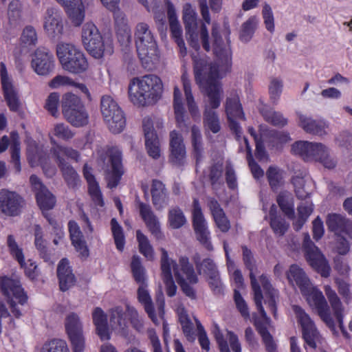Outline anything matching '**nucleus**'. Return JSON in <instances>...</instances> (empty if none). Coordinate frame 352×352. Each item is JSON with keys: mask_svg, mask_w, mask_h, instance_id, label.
<instances>
[{"mask_svg": "<svg viewBox=\"0 0 352 352\" xmlns=\"http://www.w3.org/2000/svg\"><path fill=\"white\" fill-rule=\"evenodd\" d=\"M241 249L243 263L246 269L250 271L249 276L252 290L253 300L260 314L258 315L255 312L252 313V322L261 336L266 351L267 352H276V344L274 341L272 336L268 331L271 320L264 309L263 300H264L265 304L272 312L274 318H276L278 315L276 305L278 291L272 287L269 277L266 274H263L260 276L259 280L265 292L264 299L261 286L254 273V270L256 268V261L253 253L246 245H242Z\"/></svg>", "mask_w": 352, "mask_h": 352, "instance_id": "1", "label": "nucleus"}, {"mask_svg": "<svg viewBox=\"0 0 352 352\" xmlns=\"http://www.w3.org/2000/svg\"><path fill=\"white\" fill-rule=\"evenodd\" d=\"M219 68L216 64L208 65L204 60H197L194 65L195 79L202 91L208 97V105L204 113V126L213 133L221 130L220 122L216 112L210 109H217L221 104L223 93L221 83L218 81Z\"/></svg>", "mask_w": 352, "mask_h": 352, "instance_id": "2", "label": "nucleus"}, {"mask_svg": "<svg viewBox=\"0 0 352 352\" xmlns=\"http://www.w3.org/2000/svg\"><path fill=\"white\" fill-rule=\"evenodd\" d=\"M163 84L160 77L147 74L135 77L129 85V97L135 106L144 107L157 102L161 98Z\"/></svg>", "mask_w": 352, "mask_h": 352, "instance_id": "3", "label": "nucleus"}, {"mask_svg": "<svg viewBox=\"0 0 352 352\" xmlns=\"http://www.w3.org/2000/svg\"><path fill=\"white\" fill-rule=\"evenodd\" d=\"M82 41L86 50L96 58H100L104 54L111 55L113 53V40L110 37H103L92 22L83 25Z\"/></svg>", "mask_w": 352, "mask_h": 352, "instance_id": "4", "label": "nucleus"}, {"mask_svg": "<svg viewBox=\"0 0 352 352\" xmlns=\"http://www.w3.org/2000/svg\"><path fill=\"white\" fill-rule=\"evenodd\" d=\"M56 55L63 68L69 73L80 74L89 67V63L83 52L72 43H58L56 46Z\"/></svg>", "mask_w": 352, "mask_h": 352, "instance_id": "5", "label": "nucleus"}, {"mask_svg": "<svg viewBox=\"0 0 352 352\" xmlns=\"http://www.w3.org/2000/svg\"><path fill=\"white\" fill-rule=\"evenodd\" d=\"M0 291L12 314L16 318H19L22 313L19 306H23L28 300L27 293L20 280L7 276H0Z\"/></svg>", "mask_w": 352, "mask_h": 352, "instance_id": "6", "label": "nucleus"}, {"mask_svg": "<svg viewBox=\"0 0 352 352\" xmlns=\"http://www.w3.org/2000/svg\"><path fill=\"white\" fill-rule=\"evenodd\" d=\"M230 34L228 22H223L222 26L218 23H212L211 34L213 53L218 60L225 65L226 70L230 69L232 64Z\"/></svg>", "mask_w": 352, "mask_h": 352, "instance_id": "7", "label": "nucleus"}, {"mask_svg": "<svg viewBox=\"0 0 352 352\" xmlns=\"http://www.w3.org/2000/svg\"><path fill=\"white\" fill-rule=\"evenodd\" d=\"M292 151L305 162H319L329 169L336 166V162L329 157L327 148L322 143L298 141L292 144Z\"/></svg>", "mask_w": 352, "mask_h": 352, "instance_id": "8", "label": "nucleus"}, {"mask_svg": "<svg viewBox=\"0 0 352 352\" xmlns=\"http://www.w3.org/2000/svg\"><path fill=\"white\" fill-rule=\"evenodd\" d=\"M135 43L139 58L142 65L151 61L157 54V44L149 25L144 22L138 23L134 32Z\"/></svg>", "mask_w": 352, "mask_h": 352, "instance_id": "9", "label": "nucleus"}, {"mask_svg": "<svg viewBox=\"0 0 352 352\" xmlns=\"http://www.w3.org/2000/svg\"><path fill=\"white\" fill-rule=\"evenodd\" d=\"M131 269L133 277L137 283L140 284L138 289V301L144 306L146 313L149 318L157 323V318L155 312V308L151 297L146 289L145 269L142 265L141 258L138 255H133L131 262Z\"/></svg>", "mask_w": 352, "mask_h": 352, "instance_id": "10", "label": "nucleus"}, {"mask_svg": "<svg viewBox=\"0 0 352 352\" xmlns=\"http://www.w3.org/2000/svg\"><path fill=\"white\" fill-rule=\"evenodd\" d=\"M62 112L67 120L75 127H82L89 123V114L81 99L75 94H65L61 102Z\"/></svg>", "mask_w": 352, "mask_h": 352, "instance_id": "11", "label": "nucleus"}, {"mask_svg": "<svg viewBox=\"0 0 352 352\" xmlns=\"http://www.w3.org/2000/svg\"><path fill=\"white\" fill-rule=\"evenodd\" d=\"M100 110L104 120L111 133H120L123 131L126 125L124 112L110 96L102 97Z\"/></svg>", "mask_w": 352, "mask_h": 352, "instance_id": "12", "label": "nucleus"}, {"mask_svg": "<svg viewBox=\"0 0 352 352\" xmlns=\"http://www.w3.org/2000/svg\"><path fill=\"white\" fill-rule=\"evenodd\" d=\"M305 257L309 265L322 277L330 276L331 267L320 249L311 240L309 234L305 233L302 242Z\"/></svg>", "mask_w": 352, "mask_h": 352, "instance_id": "13", "label": "nucleus"}, {"mask_svg": "<svg viewBox=\"0 0 352 352\" xmlns=\"http://www.w3.org/2000/svg\"><path fill=\"white\" fill-rule=\"evenodd\" d=\"M192 223L196 238L199 242L207 250H213V245L210 241V232L197 198H194L192 201Z\"/></svg>", "mask_w": 352, "mask_h": 352, "instance_id": "14", "label": "nucleus"}, {"mask_svg": "<svg viewBox=\"0 0 352 352\" xmlns=\"http://www.w3.org/2000/svg\"><path fill=\"white\" fill-rule=\"evenodd\" d=\"M65 332L73 352H84L86 343L82 324L75 313L67 316L65 321Z\"/></svg>", "mask_w": 352, "mask_h": 352, "instance_id": "15", "label": "nucleus"}, {"mask_svg": "<svg viewBox=\"0 0 352 352\" xmlns=\"http://www.w3.org/2000/svg\"><path fill=\"white\" fill-rule=\"evenodd\" d=\"M302 295L306 298L309 305L316 310L318 315L327 326L334 329L335 322L322 292L317 287L311 286L307 293Z\"/></svg>", "mask_w": 352, "mask_h": 352, "instance_id": "16", "label": "nucleus"}, {"mask_svg": "<svg viewBox=\"0 0 352 352\" xmlns=\"http://www.w3.org/2000/svg\"><path fill=\"white\" fill-rule=\"evenodd\" d=\"M7 246L10 255L18 261L21 268L24 270L25 275L32 281L37 280L40 276V270L36 262L32 259L25 261L23 249L16 243L13 235L7 237Z\"/></svg>", "mask_w": 352, "mask_h": 352, "instance_id": "17", "label": "nucleus"}, {"mask_svg": "<svg viewBox=\"0 0 352 352\" xmlns=\"http://www.w3.org/2000/svg\"><path fill=\"white\" fill-rule=\"evenodd\" d=\"M292 309L298 323L301 327L302 336L305 343L311 348L316 349V340H318L320 333L314 321L300 306L293 305Z\"/></svg>", "mask_w": 352, "mask_h": 352, "instance_id": "18", "label": "nucleus"}, {"mask_svg": "<svg viewBox=\"0 0 352 352\" xmlns=\"http://www.w3.org/2000/svg\"><path fill=\"white\" fill-rule=\"evenodd\" d=\"M0 77L3 96L10 111L19 112L21 108V102L18 91L13 85L12 78L8 75L6 64L3 62L0 63Z\"/></svg>", "mask_w": 352, "mask_h": 352, "instance_id": "19", "label": "nucleus"}, {"mask_svg": "<svg viewBox=\"0 0 352 352\" xmlns=\"http://www.w3.org/2000/svg\"><path fill=\"white\" fill-rule=\"evenodd\" d=\"M31 65L38 75L48 76L55 67L54 56L47 48L39 47L34 53Z\"/></svg>", "mask_w": 352, "mask_h": 352, "instance_id": "20", "label": "nucleus"}, {"mask_svg": "<svg viewBox=\"0 0 352 352\" xmlns=\"http://www.w3.org/2000/svg\"><path fill=\"white\" fill-rule=\"evenodd\" d=\"M30 182L32 190L35 193L38 206L42 211H48L52 209L56 204V197L50 192L36 175H32Z\"/></svg>", "mask_w": 352, "mask_h": 352, "instance_id": "21", "label": "nucleus"}, {"mask_svg": "<svg viewBox=\"0 0 352 352\" xmlns=\"http://www.w3.org/2000/svg\"><path fill=\"white\" fill-rule=\"evenodd\" d=\"M140 216L151 234L157 239L161 240L164 235L161 230L158 217L153 211L151 206L142 201H138Z\"/></svg>", "mask_w": 352, "mask_h": 352, "instance_id": "22", "label": "nucleus"}, {"mask_svg": "<svg viewBox=\"0 0 352 352\" xmlns=\"http://www.w3.org/2000/svg\"><path fill=\"white\" fill-rule=\"evenodd\" d=\"M23 198L16 192L7 189L0 190V210L7 216H17L22 207Z\"/></svg>", "mask_w": 352, "mask_h": 352, "instance_id": "23", "label": "nucleus"}, {"mask_svg": "<svg viewBox=\"0 0 352 352\" xmlns=\"http://www.w3.org/2000/svg\"><path fill=\"white\" fill-rule=\"evenodd\" d=\"M182 19L189 45L195 50H199L197 13L191 8H186L183 11Z\"/></svg>", "mask_w": 352, "mask_h": 352, "instance_id": "24", "label": "nucleus"}, {"mask_svg": "<svg viewBox=\"0 0 352 352\" xmlns=\"http://www.w3.org/2000/svg\"><path fill=\"white\" fill-rule=\"evenodd\" d=\"M11 143L7 135H3L0 138V153L6 151L10 144L11 162L14 166L16 173H19L21 170V144L19 136L16 131H12L10 133Z\"/></svg>", "mask_w": 352, "mask_h": 352, "instance_id": "25", "label": "nucleus"}, {"mask_svg": "<svg viewBox=\"0 0 352 352\" xmlns=\"http://www.w3.org/2000/svg\"><path fill=\"white\" fill-rule=\"evenodd\" d=\"M108 153L111 170L107 177V186L113 188L118 185L124 174L122 152L115 148H111Z\"/></svg>", "mask_w": 352, "mask_h": 352, "instance_id": "26", "label": "nucleus"}, {"mask_svg": "<svg viewBox=\"0 0 352 352\" xmlns=\"http://www.w3.org/2000/svg\"><path fill=\"white\" fill-rule=\"evenodd\" d=\"M44 29L53 38L59 39L63 33V19L59 10L49 8L46 11Z\"/></svg>", "mask_w": 352, "mask_h": 352, "instance_id": "27", "label": "nucleus"}, {"mask_svg": "<svg viewBox=\"0 0 352 352\" xmlns=\"http://www.w3.org/2000/svg\"><path fill=\"white\" fill-rule=\"evenodd\" d=\"M170 151L169 162L176 166H183L186 157V148L182 135L176 131L170 133Z\"/></svg>", "mask_w": 352, "mask_h": 352, "instance_id": "28", "label": "nucleus"}, {"mask_svg": "<svg viewBox=\"0 0 352 352\" xmlns=\"http://www.w3.org/2000/svg\"><path fill=\"white\" fill-rule=\"evenodd\" d=\"M56 274L60 291L66 292L75 285L76 278L67 258H63L59 261Z\"/></svg>", "mask_w": 352, "mask_h": 352, "instance_id": "29", "label": "nucleus"}, {"mask_svg": "<svg viewBox=\"0 0 352 352\" xmlns=\"http://www.w3.org/2000/svg\"><path fill=\"white\" fill-rule=\"evenodd\" d=\"M68 230L72 244L79 253V257L82 260H86L89 256V250L78 224L75 221L70 220L68 222Z\"/></svg>", "mask_w": 352, "mask_h": 352, "instance_id": "30", "label": "nucleus"}, {"mask_svg": "<svg viewBox=\"0 0 352 352\" xmlns=\"http://www.w3.org/2000/svg\"><path fill=\"white\" fill-rule=\"evenodd\" d=\"M286 276L289 283L292 286H297L301 294L307 293L310 287L312 286L305 272L297 264H292L289 266Z\"/></svg>", "mask_w": 352, "mask_h": 352, "instance_id": "31", "label": "nucleus"}, {"mask_svg": "<svg viewBox=\"0 0 352 352\" xmlns=\"http://www.w3.org/2000/svg\"><path fill=\"white\" fill-rule=\"evenodd\" d=\"M113 14L117 38L122 45H127L131 41V29L127 19L120 9L113 11Z\"/></svg>", "mask_w": 352, "mask_h": 352, "instance_id": "32", "label": "nucleus"}, {"mask_svg": "<svg viewBox=\"0 0 352 352\" xmlns=\"http://www.w3.org/2000/svg\"><path fill=\"white\" fill-rule=\"evenodd\" d=\"M83 176L88 185V193L96 206L103 207L104 201L99 184L96 181L94 175L92 173V168L87 164L83 166Z\"/></svg>", "mask_w": 352, "mask_h": 352, "instance_id": "33", "label": "nucleus"}, {"mask_svg": "<svg viewBox=\"0 0 352 352\" xmlns=\"http://www.w3.org/2000/svg\"><path fill=\"white\" fill-rule=\"evenodd\" d=\"M207 206L217 227L222 232H228L230 229V222L219 201L214 197H209Z\"/></svg>", "mask_w": 352, "mask_h": 352, "instance_id": "34", "label": "nucleus"}, {"mask_svg": "<svg viewBox=\"0 0 352 352\" xmlns=\"http://www.w3.org/2000/svg\"><path fill=\"white\" fill-rule=\"evenodd\" d=\"M64 6L65 11L76 26H79L85 18V11L81 0H56Z\"/></svg>", "mask_w": 352, "mask_h": 352, "instance_id": "35", "label": "nucleus"}, {"mask_svg": "<svg viewBox=\"0 0 352 352\" xmlns=\"http://www.w3.org/2000/svg\"><path fill=\"white\" fill-rule=\"evenodd\" d=\"M151 194L152 204L155 210H161L167 204L168 201V193L165 184L158 179H153Z\"/></svg>", "mask_w": 352, "mask_h": 352, "instance_id": "36", "label": "nucleus"}, {"mask_svg": "<svg viewBox=\"0 0 352 352\" xmlns=\"http://www.w3.org/2000/svg\"><path fill=\"white\" fill-rule=\"evenodd\" d=\"M173 108L177 126L182 131H188V125L186 123V113L182 102V93L175 86L173 91Z\"/></svg>", "mask_w": 352, "mask_h": 352, "instance_id": "37", "label": "nucleus"}, {"mask_svg": "<svg viewBox=\"0 0 352 352\" xmlns=\"http://www.w3.org/2000/svg\"><path fill=\"white\" fill-rule=\"evenodd\" d=\"M299 125L305 132L315 135L322 136L327 134L328 125L323 120H314L303 115L299 116Z\"/></svg>", "mask_w": 352, "mask_h": 352, "instance_id": "38", "label": "nucleus"}, {"mask_svg": "<svg viewBox=\"0 0 352 352\" xmlns=\"http://www.w3.org/2000/svg\"><path fill=\"white\" fill-rule=\"evenodd\" d=\"M93 323L96 327V333L102 340L110 339L107 315L100 307H96L92 312Z\"/></svg>", "mask_w": 352, "mask_h": 352, "instance_id": "39", "label": "nucleus"}, {"mask_svg": "<svg viewBox=\"0 0 352 352\" xmlns=\"http://www.w3.org/2000/svg\"><path fill=\"white\" fill-rule=\"evenodd\" d=\"M325 294L331 304L333 315L336 317L339 327L343 333H345V331L343 327V308L342 302L338 298L336 292L331 288L330 285H325L324 287Z\"/></svg>", "mask_w": 352, "mask_h": 352, "instance_id": "40", "label": "nucleus"}, {"mask_svg": "<svg viewBox=\"0 0 352 352\" xmlns=\"http://www.w3.org/2000/svg\"><path fill=\"white\" fill-rule=\"evenodd\" d=\"M34 245L38 252L40 257L46 263H52V254L47 247V241L40 225L36 224L34 228Z\"/></svg>", "mask_w": 352, "mask_h": 352, "instance_id": "41", "label": "nucleus"}, {"mask_svg": "<svg viewBox=\"0 0 352 352\" xmlns=\"http://www.w3.org/2000/svg\"><path fill=\"white\" fill-rule=\"evenodd\" d=\"M181 80L183 84L188 111L194 119L199 118V109L192 96L190 80L186 72L182 74Z\"/></svg>", "mask_w": 352, "mask_h": 352, "instance_id": "42", "label": "nucleus"}, {"mask_svg": "<svg viewBox=\"0 0 352 352\" xmlns=\"http://www.w3.org/2000/svg\"><path fill=\"white\" fill-rule=\"evenodd\" d=\"M276 202L283 213L289 219L295 218L294 200L292 194L280 192L276 197Z\"/></svg>", "mask_w": 352, "mask_h": 352, "instance_id": "43", "label": "nucleus"}, {"mask_svg": "<svg viewBox=\"0 0 352 352\" xmlns=\"http://www.w3.org/2000/svg\"><path fill=\"white\" fill-rule=\"evenodd\" d=\"M226 113L228 119L245 116L239 97L236 92L231 93L226 101Z\"/></svg>", "mask_w": 352, "mask_h": 352, "instance_id": "44", "label": "nucleus"}, {"mask_svg": "<svg viewBox=\"0 0 352 352\" xmlns=\"http://www.w3.org/2000/svg\"><path fill=\"white\" fill-rule=\"evenodd\" d=\"M178 270L182 276H184L186 280L190 283L195 285L199 281L197 275L195 272L192 264L189 262L187 256H181L179 259V265L177 264Z\"/></svg>", "mask_w": 352, "mask_h": 352, "instance_id": "45", "label": "nucleus"}, {"mask_svg": "<svg viewBox=\"0 0 352 352\" xmlns=\"http://www.w3.org/2000/svg\"><path fill=\"white\" fill-rule=\"evenodd\" d=\"M58 166L63 174V177L69 188H76L80 181L79 176L75 169L65 162L62 160Z\"/></svg>", "mask_w": 352, "mask_h": 352, "instance_id": "46", "label": "nucleus"}, {"mask_svg": "<svg viewBox=\"0 0 352 352\" xmlns=\"http://www.w3.org/2000/svg\"><path fill=\"white\" fill-rule=\"evenodd\" d=\"M53 156L55 157L57 164H60L62 160H65L64 157L78 162L80 159V153L77 150L71 147L63 146L57 144L52 149Z\"/></svg>", "mask_w": 352, "mask_h": 352, "instance_id": "47", "label": "nucleus"}, {"mask_svg": "<svg viewBox=\"0 0 352 352\" xmlns=\"http://www.w3.org/2000/svg\"><path fill=\"white\" fill-rule=\"evenodd\" d=\"M349 219L340 214L333 213L327 216L326 223L329 231L341 235Z\"/></svg>", "mask_w": 352, "mask_h": 352, "instance_id": "48", "label": "nucleus"}, {"mask_svg": "<svg viewBox=\"0 0 352 352\" xmlns=\"http://www.w3.org/2000/svg\"><path fill=\"white\" fill-rule=\"evenodd\" d=\"M136 239L138 243L140 253L147 260L153 261L154 259V250L148 237L140 230H138L136 231Z\"/></svg>", "mask_w": 352, "mask_h": 352, "instance_id": "49", "label": "nucleus"}, {"mask_svg": "<svg viewBox=\"0 0 352 352\" xmlns=\"http://www.w3.org/2000/svg\"><path fill=\"white\" fill-rule=\"evenodd\" d=\"M168 223L173 229H179L186 223V218L179 206L173 207L169 210Z\"/></svg>", "mask_w": 352, "mask_h": 352, "instance_id": "50", "label": "nucleus"}, {"mask_svg": "<svg viewBox=\"0 0 352 352\" xmlns=\"http://www.w3.org/2000/svg\"><path fill=\"white\" fill-rule=\"evenodd\" d=\"M244 143L245 145L246 159L248 163V166L253 177L255 179H258L264 175V171L261 167L255 162L253 157L252 148L250 145L248 138L245 137H244Z\"/></svg>", "mask_w": 352, "mask_h": 352, "instance_id": "51", "label": "nucleus"}, {"mask_svg": "<svg viewBox=\"0 0 352 352\" xmlns=\"http://www.w3.org/2000/svg\"><path fill=\"white\" fill-rule=\"evenodd\" d=\"M110 224L116 248L118 251L122 252L125 245V236L123 228L116 218L111 219Z\"/></svg>", "mask_w": 352, "mask_h": 352, "instance_id": "52", "label": "nucleus"}, {"mask_svg": "<svg viewBox=\"0 0 352 352\" xmlns=\"http://www.w3.org/2000/svg\"><path fill=\"white\" fill-rule=\"evenodd\" d=\"M39 352H69V350L65 340L52 338L43 344Z\"/></svg>", "mask_w": 352, "mask_h": 352, "instance_id": "53", "label": "nucleus"}, {"mask_svg": "<svg viewBox=\"0 0 352 352\" xmlns=\"http://www.w3.org/2000/svg\"><path fill=\"white\" fill-rule=\"evenodd\" d=\"M179 322L186 340L190 342H195L196 335L194 330V326L189 316L186 312L180 313L179 315Z\"/></svg>", "mask_w": 352, "mask_h": 352, "instance_id": "54", "label": "nucleus"}, {"mask_svg": "<svg viewBox=\"0 0 352 352\" xmlns=\"http://www.w3.org/2000/svg\"><path fill=\"white\" fill-rule=\"evenodd\" d=\"M257 25L258 23L255 16H251L244 22L240 32V40L245 43L250 41L254 34Z\"/></svg>", "mask_w": 352, "mask_h": 352, "instance_id": "55", "label": "nucleus"}, {"mask_svg": "<svg viewBox=\"0 0 352 352\" xmlns=\"http://www.w3.org/2000/svg\"><path fill=\"white\" fill-rule=\"evenodd\" d=\"M195 264L199 274H204L209 277L219 273L216 264L210 258H204L202 261H199V258L195 260Z\"/></svg>", "mask_w": 352, "mask_h": 352, "instance_id": "56", "label": "nucleus"}, {"mask_svg": "<svg viewBox=\"0 0 352 352\" xmlns=\"http://www.w3.org/2000/svg\"><path fill=\"white\" fill-rule=\"evenodd\" d=\"M174 275L177 283L181 287L182 292L189 298L195 300L197 298L195 289L190 285H192L188 280H186L184 276H182L178 270L177 266L174 267Z\"/></svg>", "mask_w": 352, "mask_h": 352, "instance_id": "57", "label": "nucleus"}, {"mask_svg": "<svg viewBox=\"0 0 352 352\" xmlns=\"http://www.w3.org/2000/svg\"><path fill=\"white\" fill-rule=\"evenodd\" d=\"M169 25L171 36L179 48L180 55L184 57L187 54V50L182 37V30L179 22L170 23Z\"/></svg>", "mask_w": 352, "mask_h": 352, "instance_id": "58", "label": "nucleus"}, {"mask_svg": "<svg viewBox=\"0 0 352 352\" xmlns=\"http://www.w3.org/2000/svg\"><path fill=\"white\" fill-rule=\"evenodd\" d=\"M266 175L272 190H276L283 183V171L277 167L270 166L267 170Z\"/></svg>", "mask_w": 352, "mask_h": 352, "instance_id": "59", "label": "nucleus"}, {"mask_svg": "<svg viewBox=\"0 0 352 352\" xmlns=\"http://www.w3.org/2000/svg\"><path fill=\"white\" fill-rule=\"evenodd\" d=\"M110 322L113 325L124 329L127 326L126 313L121 306L111 308L109 311Z\"/></svg>", "mask_w": 352, "mask_h": 352, "instance_id": "60", "label": "nucleus"}, {"mask_svg": "<svg viewBox=\"0 0 352 352\" xmlns=\"http://www.w3.org/2000/svg\"><path fill=\"white\" fill-rule=\"evenodd\" d=\"M21 3L19 0H12L8 6V15L11 25L16 26L21 21Z\"/></svg>", "mask_w": 352, "mask_h": 352, "instance_id": "61", "label": "nucleus"}, {"mask_svg": "<svg viewBox=\"0 0 352 352\" xmlns=\"http://www.w3.org/2000/svg\"><path fill=\"white\" fill-rule=\"evenodd\" d=\"M161 270L162 278L173 277L171 267L174 270L175 266H177L175 261L168 257L167 251L164 248H161Z\"/></svg>", "mask_w": 352, "mask_h": 352, "instance_id": "62", "label": "nucleus"}, {"mask_svg": "<svg viewBox=\"0 0 352 352\" xmlns=\"http://www.w3.org/2000/svg\"><path fill=\"white\" fill-rule=\"evenodd\" d=\"M60 103V94L57 92L51 93L45 100V109L54 117L58 115V106Z\"/></svg>", "mask_w": 352, "mask_h": 352, "instance_id": "63", "label": "nucleus"}, {"mask_svg": "<svg viewBox=\"0 0 352 352\" xmlns=\"http://www.w3.org/2000/svg\"><path fill=\"white\" fill-rule=\"evenodd\" d=\"M145 146L150 157L155 160L160 157V141L157 135L145 138Z\"/></svg>", "mask_w": 352, "mask_h": 352, "instance_id": "64", "label": "nucleus"}]
</instances>
